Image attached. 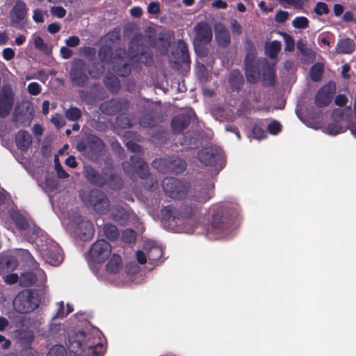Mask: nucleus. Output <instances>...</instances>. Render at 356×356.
<instances>
[{"label": "nucleus", "instance_id": "f257e3e1", "mask_svg": "<svg viewBox=\"0 0 356 356\" xmlns=\"http://www.w3.org/2000/svg\"><path fill=\"white\" fill-rule=\"evenodd\" d=\"M214 185L202 182L195 185L189 191L187 202L178 209L168 205L161 211V223L165 229L178 232L184 229V225L192 220L193 216L209 201L213 195Z\"/></svg>", "mask_w": 356, "mask_h": 356}, {"label": "nucleus", "instance_id": "f03ea898", "mask_svg": "<svg viewBox=\"0 0 356 356\" xmlns=\"http://www.w3.org/2000/svg\"><path fill=\"white\" fill-rule=\"evenodd\" d=\"M238 212L228 205H219L213 209L211 223V232L218 238L227 236L234 230Z\"/></svg>", "mask_w": 356, "mask_h": 356}, {"label": "nucleus", "instance_id": "7ed1b4c3", "mask_svg": "<svg viewBox=\"0 0 356 356\" xmlns=\"http://www.w3.org/2000/svg\"><path fill=\"white\" fill-rule=\"evenodd\" d=\"M83 175L91 185L102 188L108 186L113 190L120 189L122 179L120 175L111 169H103L101 172L91 165H84Z\"/></svg>", "mask_w": 356, "mask_h": 356}, {"label": "nucleus", "instance_id": "20e7f679", "mask_svg": "<svg viewBox=\"0 0 356 356\" xmlns=\"http://www.w3.org/2000/svg\"><path fill=\"white\" fill-rule=\"evenodd\" d=\"M122 167L126 174L130 175L136 172L142 180H144L143 185L145 189L152 191L157 188L156 178L150 175L147 163L140 156H131L130 162H122Z\"/></svg>", "mask_w": 356, "mask_h": 356}, {"label": "nucleus", "instance_id": "39448f33", "mask_svg": "<svg viewBox=\"0 0 356 356\" xmlns=\"http://www.w3.org/2000/svg\"><path fill=\"white\" fill-rule=\"evenodd\" d=\"M41 302L40 293L36 289H28L20 291L13 300L16 311L21 314L30 313L36 309Z\"/></svg>", "mask_w": 356, "mask_h": 356}, {"label": "nucleus", "instance_id": "423d86ee", "mask_svg": "<svg viewBox=\"0 0 356 356\" xmlns=\"http://www.w3.org/2000/svg\"><path fill=\"white\" fill-rule=\"evenodd\" d=\"M198 160L213 168L214 175H217L225 165V158L222 150L216 147H207L202 149L197 154Z\"/></svg>", "mask_w": 356, "mask_h": 356}, {"label": "nucleus", "instance_id": "0eeeda50", "mask_svg": "<svg viewBox=\"0 0 356 356\" xmlns=\"http://www.w3.org/2000/svg\"><path fill=\"white\" fill-rule=\"evenodd\" d=\"M104 147L103 140L94 134H88L76 145L77 150L92 161H97L102 156Z\"/></svg>", "mask_w": 356, "mask_h": 356}, {"label": "nucleus", "instance_id": "6e6552de", "mask_svg": "<svg viewBox=\"0 0 356 356\" xmlns=\"http://www.w3.org/2000/svg\"><path fill=\"white\" fill-rule=\"evenodd\" d=\"M87 206L92 207L95 211L101 214L108 212L111 207L110 201L106 195L97 188L91 189L87 197L83 198Z\"/></svg>", "mask_w": 356, "mask_h": 356}, {"label": "nucleus", "instance_id": "1a4fd4ad", "mask_svg": "<svg viewBox=\"0 0 356 356\" xmlns=\"http://www.w3.org/2000/svg\"><path fill=\"white\" fill-rule=\"evenodd\" d=\"M152 165L154 168H158L161 172L175 174L183 172L187 165L184 159L177 156L155 159L152 161Z\"/></svg>", "mask_w": 356, "mask_h": 356}, {"label": "nucleus", "instance_id": "9d476101", "mask_svg": "<svg viewBox=\"0 0 356 356\" xmlns=\"http://www.w3.org/2000/svg\"><path fill=\"white\" fill-rule=\"evenodd\" d=\"M86 71V65L83 59L76 58L72 61L69 76L74 86L83 88L88 84L89 78Z\"/></svg>", "mask_w": 356, "mask_h": 356}, {"label": "nucleus", "instance_id": "9b49d317", "mask_svg": "<svg viewBox=\"0 0 356 356\" xmlns=\"http://www.w3.org/2000/svg\"><path fill=\"white\" fill-rule=\"evenodd\" d=\"M162 186L165 193L173 199L184 197L188 191V186L185 183L174 177H165Z\"/></svg>", "mask_w": 356, "mask_h": 356}, {"label": "nucleus", "instance_id": "f8f14e48", "mask_svg": "<svg viewBox=\"0 0 356 356\" xmlns=\"http://www.w3.org/2000/svg\"><path fill=\"white\" fill-rule=\"evenodd\" d=\"M85 338L86 332L81 330L76 332L75 336L72 339H70L68 349L70 354H73L74 356H78L81 355L87 349L94 348L93 353L98 355L96 349H102L103 345L101 343H98L96 346L94 344H83L82 339H84ZM99 354L100 353H99Z\"/></svg>", "mask_w": 356, "mask_h": 356}, {"label": "nucleus", "instance_id": "ddd939ff", "mask_svg": "<svg viewBox=\"0 0 356 356\" xmlns=\"http://www.w3.org/2000/svg\"><path fill=\"white\" fill-rule=\"evenodd\" d=\"M111 245L105 239L95 242L89 251V259L96 263L104 262L111 255Z\"/></svg>", "mask_w": 356, "mask_h": 356}, {"label": "nucleus", "instance_id": "4468645a", "mask_svg": "<svg viewBox=\"0 0 356 356\" xmlns=\"http://www.w3.org/2000/svg\"><path fill=\"white\" fill-rule=\"evenodd\" d=\"M336 92L335 83L330 81L323 86L317 91L315 95L314 104L318 108H324L328 106Z\"/></svg>", "mask_w": 356, "mask_h": 356}, {"label": "nucleus", "instance_id": "2eb2a0df", "mask_svg": "<svg viewBox=\"0 0 356 356\" xmlns=\"http://www.w3.org/2000/svg\"><path fill=\"white\" fill-rule=\"evenodd\" d=\"M170 62L172 63L173 67L177 69L184 64L191 63L188 45L184 40H178L176 49L172 51Z\"/></svg>", "mask_w": 356, "mask_h": 356}, {"label": "nucleus", "instance_id": "dca6fc26", "mask_svg": "<svg viewBox=\"0 0 356 356\" xmlns=\"http://www.w3.org/2000/svg\"><path fill=\"white\" fill-rule=\"evenodd\" d=\"M195 41L200 44H207L212 40V29L206 22H199L194 28Z\"/></svg>", "mask_w": 356, "mask_h": 356}, {"label": "nucleus", "instance_id": "f3484780", "mask_svg": "<svg viewBox=\"0 0 356 356\" xmlns=\"http://www.w3.org/2000/svg\"><path fill=\"white\" fill-rule=\"evenodd\" d=\"M74 232L76 236L81 241H87L93 236L95 228L91 221L86 220L81 217L80 220L76 224Z\"/></svg>", "mask_w": 356, "mask_h": 356}, {"label": "nucleus", "instance_id": "a211bd4d", "mask_svg": "<svg viewBox=\"0 0 356 356\" xmlns=\"http://www.w3.org/2000/svg\"><path fill=\"white\" fill-rule=\"evenodd\" d=\"M191 116L188 113H179L175 115L170 122L171 129L173 133L180 134L190 124Z\"/></svg>", "mask_w": 356, "mask_h": 356}, {"label": "nucleus", "instance_id": "6ab92c4d", "mask_svg": "<svg viewBox=\"0 0 356 356\" xmlns=\"http://www.w3.org/2000/svg\"><path fill=\"white\" fill-rule=\"evenodd\" d=\"M27 7L26 3L22 0L16 1L13 8L10 11V22L12 24H18L22 22L26 17Z\"/></svg>", "mask_w": 356, "mask_h": 356}, {"label": "nucleus", "instance_id": "aec40b11", "mask_svg": "<svg viewBox=\"0 0 356 356\" xmlns=\"http://www.w3.org/2000/svg\"><path fill=\"white\" fill-rule=\"evenodd\" d=\"M126 51L123 49H119L116 51V56L120 59L125 55ZM113 70L120 76L126 77L129 76L131 72V66L129 63H124L122 60L114 61L113 64Z\"/></svg>", "mask_w": 356, "mask_h": 356}, {"label": "nucleus", "instance_id": "412c9836", "mask_svg": "<svg viewBox=\"0 0 356 356\" xmlns=\"http://www.w3.org/2000/svg\"><path fill=\"white\" fill-rule=\"evenodd\" d=\"M133 211L130 209H126L125 208L117 205L113 207L111 216L112 219L115 221L120 225H126Z\"/></svg>", "mask_w": 356, "mask_h": 356}, {"label": "nucleus", "instance_id": "4be33fe9", "mask_svg": "<svg viewBox=\"0 0 356 356\" xmlns=\"http://www.w3.org/2000/svg\"><path fill=\"white\" fill-rule=\"evenodd\" d=\"M14 103L13 95L11 92L0 93V117H7L13 108Z\"/></svg>", "mask_w": 356, "mask_h": 356}, {"label": "nucleus", "instance_id": "5701e85b", "mask_svg": "<svg viewBox=\"0 0 356 356\" xmlns=\"http://www.w3.org/2000/svg\"><path fill=\"white\" fill-rule=\"evenodd\" d=\"M18 261L15 257L9 254H0V275L12 272L18 266Z\"/></svg>", "mask_w": 356, "mask_h": 356}, {"label": "nucleus", "instance_id": "b1692460", "mask_svg": "<svg viewBox=\"0 0 356 356\" xmlns=\"http://www.w3.org/2000/svg\"><path fill=\"white\" fill-rule=\"evenodd\" d=\"M134 48H136V50H134L135 52L132 55L133 57L138 56H140L151 50L149 47L142 42L141 35H135L131 40L128 49L130 54H132L131 49H134Z\"/></svg>", "mask_w": 356, "mask_h": 356}, {"label": "nucleus", "instance_id": "393cba45", "mask_svg": "<svg viewBox=\"0 0 356 356\" xmlns=\"http://www.w3.org/2000/svg\"><path fill=\"white\" fill-rule=\"evenodd\" d=\"M228 83L232 92L240 91L244 85V78L238 70H232L228 76Z\"/></svg>", "mask_w": 356, "mask_h": 356}, {"label": "nucleus", "instance_id": "a878e982", "mask_svg": "<svg viewBox=\"0 0 356 356\" xmlns=\"http://www.w3.org/2000/svg\"><path fill=\"white\" fill-rule=\"evenodd\" d=\"M32 143L31 135L26 130L21 129L15 135V143L17 148L26 151Z\"/></svg>", "mask_w": 356, "mask_h": 356}, {"label": "nucleus", "instance_id": "bb28decb", "mask_svg": "<svg viewBox=\"0 0 356 356\" xmlns=\"http://www.w3.org/2000/svg\"><path fill=\"white\" fill-rule=\"evenodd\" d=\"M44 257L46 262L52 266H58L63 261V256L60 250L57 247H52L51 249L44 250Z\"/></svg>", "mask_w": 356, "mask_h": 356}, {"label": "nucleus", "instance_id": "cd10ccee", "mask_svg": "<svg viewBox=\"0 0 356 356\" xmlns=\"http://www.w3.org/2000/svg\"><path fill=\"white\" fill-rule=\"evenodd\" d=\"M86 70L92 79H99L102 76L105 71L104 63L102 61L92 60L88 64Z\"/></svg>", "mask_w": 356, "mask_h": 356}, {"label": "nucleus", "instance_id": "c85d7f7f", "mask_svg": "<svg viewBox=\"0 0 356 356\" xmlns=\"http://www.w3.org/2000/svg\"><path fill=\"white\" fill-rule=\"evenodd\" d=\"M216 39L219 46L227 47L230 44V35L229 31L224 26L215 28Z\"/></svg>", "mask_w": 356, "mask_h": 356}, {"label": "nucleus", "instance_id": "c756f323", "mask_svg": "<svg viewBox=\"0 0 356 356\" xmlns=\"http://www.w3.org/2000/svg\"><path fill=\"white\" fill-rule=\"evenodd\" d=\"M157 112L154 108L149 109L147 113L143 115L139 119L141 127L149 128L156 126L157 123Z\"/></svg>", "mask_w": 356, "mask_h": 356}, {"label": "nucleus", "instance_id": "7c9ffc66", "mask_svg": "<svg viewBox=\"0 0 356 356\" xmlns=\"http://www.w3.org/2000/svg\"><path fill=\"white\" fill-rule=\"evenodd\" d=\"M355 49V45L353 40L346 38L339 40L335 50L337 54H351Z\"/></svg>", "mask_w": 356, "mask_h": 356}, {"label": "nucleus", "instance_id": "2f4dec72", "mask_svg": "<svg viewBox=\"0 0 356 356\" xmlns=\"http://www.w3.org/2000/svg\"><path fill=\"white\" fill-rule=\"evenodd\" d=\"M104 84L106 89L111 93L118 92L120 88L119 79L113 74H106L104 78Z\"/></svg>", "mask_w": 356, "mask_h": 356}, {"label": "nucleus", "instance_id": "473e14b6", "mask_svg": "<svg viewBox=\"0 0 356 356\" xmlns=\"http://www.w3.org/2000/svg\"><path fill=\"white\" fill-rule=\"evenodd\" d=\"M122 267V261L120 255L113 254L106 266L109 273H118Z\"/></svg>", "mask_w": 356, "mask_h": 356}, {"label": "nucleus", "instance_id": "72a5a7b5", "mask_svg": "<svg viewBox=\"0 0 356 356\" xmlns=\"http://www.w3.org/2000/svg\"><path fill=\"white\" fill-rule=\"evenodd\" d=\"M113 55V47L111 45H102L98 49V56L102 63H109Z\"/></svg>", "mask_w": 356, "mask_h": 356}, {"label": "nucleus", "instance_id": "f704fd0d", "mask_svg": "<svg viewBox=\"0 0 356 356\" xmlns=\"http://www.w3.org/2000/svg\"><path fill=\"white\" fill-rule=\"evenodd\" d=\"M264 72L261 74L263 81L265 85L273 86L275 84V72L269 66L266 60L264 63Z\"/></svg>", "mask_w": 356, "mask_h": 356}, {"label": "nucleus", "instance_id": "c9c22d12", "mask_svg": "<svg viewBox=\"0 0 356 356\" xmlns=\"http://www.w3.org/2000/svg\"><path fill=\"white\" fill-rule=\"evenodd\" d=\"M324 71L323 64L321 63H316L314 64L309 70V76L312 81L314 82H318L321 80Z\"/></svg>", "mask_w": 356, "mask_h": 356}, {"label": "nucleus", "instance_id": "e433bc0d", "mask_svg": "<svg viewBox=\"0 0 356 356\" xmlns=\"http://www.w3.org/2000/svg\"><path fill=\"white\" fill-rule=\"evenodd\" d=\"M103 231L105 236L110 241H115L120 236L118 227L111 223H106L104 225Z\"/></svg>", "mask_w": 356, "mask_h": 356}, {"label": "nucleus", "instance_id": "4c0bfd02", "mask_svg": "<svg viewBox=\"0 0 356 356\" xmlns=\"http://www.w3.org/2000/svg\"><path fill=\"white\" fill-rule=\"evenodd\" d=\"M11 218L16 227L20 230H26L29 227V222L26 218L18 212L11 214Z\"/></svg>", "mask_w": 356, "mask_h": 356}, {"label": "nucleus", "instance_id": "58836bf2", "mask_svg": "<svg viewBox=\"0 0 356 356\" xmlns=\"http://www.w3.org/2000/svg\"><path fill=\"white\" fill-rule=\"evenodd\" d=\"M65 118L70 121H77L82 117L81 111L76 106H71L65 111Z\"/></svg>", "mask_w": 356, "mask_h": 356}, {"label": "nucleus", "instance_id": "ea45409f", "mask_svg": "<svg viewBox=\"0 0 356 356\" xmlns=\"http://www.w3.org/2000/svg\"><path fill=\"white\" fill-rule=\"evenodd\" d=\"M254 65H248L245 66V76L247 81L250 83H255L258 80V74Z\"/></svg>", "mask_w": 356, "mask_h": 356}, {"label": "nucleus", "instance_id": "a19ab883", "mask_svg": "<svg viewBox=\"0 0 356 356\" xmlns=\"http://www.w3.org/2000/svg\"><path fill=\"white\" fill-rule=\"evenodd\" d=\"M101 111L107 115H113L117 113V108L113 101H108L102 103L100 106Z\"/></svg>", "mask_w": 356, "mask_h": 356}, {"label": "nucleus", "instance_id": "79ce46f5", "mask_svg": "<svg viewBox=\"0 0 356 356\" xmlns=\"http://www.w3.org/2000/svg\"><path fill=\"white\" fill-rule=\"evenodd\" d=\"M281 42L278 40H273L269 44L267 51L270 58H274L277 56L279 51L281 50Z\"/></svg>", "mask_w": 356, "mask_h": 356}, {"label": "nucleus", "instance_id": "37998d69", "mask_svg": "<svg viewBox=\"0 0 356 356\" xmlns=\"http://www.w3.org/2000/svg\"><path fill=\"white\" fill-rule=\"evenodd\" d=\"M34 46L35 49L45 54H48L50 51L47 44L39 35L34 36Z\"/></svg>", "mask_w": 356, "mask_h": 356}, {"label": "nucleus", "instance_id": "c03bdc74", "mask_svg": "<svg viewBox=\"0 0 356 356\" xmlns=\"http://www.w3.org/2000/svg\"><path fill=\"white\" fill-rule=\"evenodd\" d=\"M47 356H67V351L62 345H56L52 346Z\"/></svg>", "mask_w": 356, "mask_h": 356}, {"label": "nucleus", "instance_id": "a18cd8bd", "mask_svg": "<svg viewBox=\"0 0 356 356\" xmlns=\"http://www.w3.org/2000/svg\"><path fill=\"white\" fill-rule=\"evenodd\" d=\"M162 256V250L159 247H152L147 252L149 261H157Z\"/></svg>", "mask_w": 356, "mask_h": 356}, {"label": "nucleus", "instance_id": "49530a36", "mask_svg": "<svg viewBox=\"0 0 356 356\" xmlns=\"http://www.w3.org/2000/svg\"><path fill=\"white\" fill-rule=\"evenodd\" d=\"M34 339V335L31 332H24L21 334L20 341L26 348H31V345Z\"/></svg>", "mask_w": 356, "mask_h": 356}, {"label": "nucleus", "instance_id": "de8ad7c7", "mask_svg": "<svg viewBox=\"0 0 356 356\" xmlns=\"http://www.w3.org/2000/svg\"><path fill=\"white\" fill-rule=\"evenodd\" d=\"M293 26L296 29H306L309 25V20L306 17H296L292 21Z\"/></svg>", "mask_w": 356, "mask_h": 356}, {"label": "nucleus", "instance_id": "09e8293b", "mask_svg": "<svg viewBox=\"0 0 356 356\" xmlns=\"http://www.w3.org/2000/svg\"><path fill=\"white\" fill-rule=\"evenodd\" d=\"M314 12L318 15H327L329 13L330 10L327 5L325 2H317L314 8Z\"/></svg>", "mask_w": 356, "mask_h": 356}, {"label": "nucleus", "instance_id": "8fccbe9b", "mask_svg": "<svg viewBox=\"0 0 356 356\" xmlns=\"http://www.w3.org/2000/svg\"><path fill=\"white\" fill-rule=\"evenodd\" d=\"M326 130L329 134L337 135L343 131V127L339 124V122H332L329 124Z\"/></svg>", "mask_w": 356, "mask_h": 356}, {"label": "nucleus", "instance_id": "3c124183", "mask_svg": "<svg viewBox=\"0 0 356 356\" xmlns=\"http://www.w3.org/2000/svg\"><path fill=\"white\" fill-rule=\"evenodd\" d=\"M122 240L126 243H131L136 240V232L132 229H127L122 232Z\"/></svg>", "mask_w": 356, "mask_h": 356}, {"label": "nucleus", "instance_id": "603ef678", "mask_svg": "<svg viewBox=\"0 0 356 356\" xmlns=\"http://www.w3.org/2000/svg\"><path fill=\"white\" fill-rule=\"evenodd\" d=\"M267 130L270 134L277 135L281 131L282 125L278 121L273 120L268 125Z\"/></svg>", "mask_w": 356, "mask_h": 356}, {"label": "nucleus", "instance_id": "864d4df0", "mask_svg": "<svg viewBox=\"0 0 356 356\" xmlns=\"http://www.w3.org/2000/svg\"><path fill=\"white\" fill-rule=\"evenodd\" d=\"M283 38L285 42V50L289 51H293L295 47V42L292 36L288 33H284Z\"/></svg>", "mask_w": 356, "mask_h": 356}, {"label": "nucleus", "instance_id": "5fc2aeb1", "mask_svg": "<svg viewBox=\"0 0 356 356\" xmlns=\"http://www.w3.org/2000/svg\"><path fill=\"white\" fill-rule=\"evenodd\" d=\"M252 134L254 137L257 139H263L266 137V131L261 127L254 125L252 128Z\"/></svg>", "mask_w": 356, "mask_h": 356}, {"label": "nucleus", "instance_id": "6e6d98bb", "mask_svg": "<svg viewBox=\"0 0 356 356\" xmlns=\"http://www.w3.org/2000/svg\"><path fill=\"white\" fill-rule=\"evenodd\" d=\"M27 90L31 95H38L41 92L40 85L37 82H31L28 85Z\"/></svg>", "mask_w": 356, "mask_h": 356}, {"label": "nucleus", "instance_id": "4d7b16f0", "mask_svg": "<svg viewBox=\"0 0 356 356\" xmlns=\"http://www.w3.org/2000/svg\"><path fill=\"white\" fill-rule=\"evenodd\" d=\"M51 122L58 129L61 128L65 124V122L63 116L60 114H58V113H56L55 115L51 117Z\"/></svg>", "mask_w": 356, "mask_h": 356}, {"label": "nucleus", "instance_id": "13d9d810", "mask_svg": "<svg viewBox=\"0 0 356 356\" xmlns=\"http://www.w3.org/2000/svg\"><path fill=\"white\" fill-rule=\"evenodd\" d=\"M140 57L142 63L146 66H151L154 63L153 53L151 50Z\"/></svg>", "mask_w": 356, "mask_h": 356}, {"label": "nucleus", "instance_id": "bf43d9fd", "mask_svg": "<svg viewBox=\"0 0 356 356\" xmlns=\"http://www.w3.org/2000/svg\"><path fill=\"white\" fill-rule=\"evenodd\" d=\"M289 18V13L287 11L280 10L275 16V20L277 23H284Z\"/></svg>", "mask_w": 356, "mask_h": 356}, {"label": "nucleus", "instance_id": "052dcab7", "mask_svg": "<svg viewBox=\"0 0 356 356\" xmlns=\"http://www.w3.org/2000/svg\"><path fill=\"white\" fill-rule=\"evenodd\" d=\"M81 54L83 56L88 57L90 60H92V58L96 55V49L91 47H85L82 49Z\"/></svg>", "mask_w": 356, "mask_h": 356}, {"label": "nucleus", "instance_id": "680f3d73", "mask_svg": "<svg viewBox=\"0 0 356 356\" xmlns=\"http://www.w3.org/2000/svg\"><path fill=\"white\" fill-rule=\"evenodd\" d=\"M51 13L53 15L63 18L66 15V10L62 6H54L51 8Z\"/></svg>", "mask_w": 356, "mask_h": 356}, {"label": "nucleus", "instance_id": "e2e57ef3", "mask_svg": "<svg viewBox=\"0 0 356 356\" xmlns=\"http://www.w3.org/2000/svg\"><path fill=\"white\" fill-rule=\"evenodd\" d=\"M80 98L88 104H90L93 99L92 95L90 91L81 90L79 91Z\"/></svg>", "mask_w": 356, "mask_h": 356}, {"label": "nucleus", "instance_id": "0e129e2a", "mask_svg": "<svg viewBox=\"0 0 356 356\" xmlns=\"http://www.w3.org/2000/svg\"><path fill=\"white\" fill-rule=\"evenodd\" d=\"M65 44L68 47H76L80 44V39L76 35H72L65 40Z\"/></svg>", "mask_w": 356, "mask_h": 356}, {"label": "nucleus", "instance_id": "69168bd1", "mask_svg": "<svg viewBox=\"0 0 356 356\" xmlns=\"http://www.w3.org/2000/svg\"><path fill=\"white\" fill-rule=\"evenodd\" d=\"M127 148L132 152H140L143 149L142 147L133 141H128L125 144Z\"/></svg>", "mask_w": 356, "mask_h": 356}, {"label": "nucleus", "instance_id": "338daca9", "mask_svg": "<svg viewBox=\"0 0 356 356\" xmlns=\"http://www.w3.org/2000/svg\"><path fill=\"white\" fill-rule=\"evenodd\" d=\"M14 50L10 47L5 48L2 51L3 58L6 60H10L15 57Z\"/></svg>", "mask_w": 356, "mask_h": 356}, {"label": "nucleus", "instance_id": "774afa93", "mask_svg": "<svg viewBox=\"0 0 356 356\" xmlns=\"http://www.w3.org/2000/svg\"><path fill=\"white\" fill-rule=\"evenodd\" d=\"M19 280V277L17 273H10L4 277V281L8 284H16Z\"/></svg>", "mask_w": 356, "mask_h": 356}]
</instances>
